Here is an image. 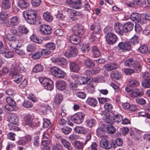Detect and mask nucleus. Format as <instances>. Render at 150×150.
Listing matches in <instances>:
<instances>
[{"mask_svg":"<svg viewBox=\"0 0 150 150\" xmlns=\"http://www.w3.org/2000/svg\"><path fill=\"white\" fill-rule=\"evenodd\" d=\"M56 86L58 90L61 91H63L66 88L67 84L65 81L62 80H59L56 81Z\"/></svg>","mask_w":150,"mask_h":150,"instance_id":"obj_22","label":"nucleus"},{"mask_svg":"<svg viewBox=\"0 0 150 150\" xmlns=\"http://www.w3.org/2000/svg\"><path fill=\"white\" fill-rule=\"evenodd\" d=\"M50 71L52 75L58 78H63L65 75L64 71L57 67L54 66L51 67Z\"/></svg>","mask_w":150,"mask_h":150,"instance_id":"obj_5","label":"nucleus"},{"mask_svg":"<svg viewBox=\"0 0 150 150\" xmlns=\"http://www.w3.org/2000/svg\"><path fill=\"white\" fill-rule=\"evenodd\" d=\"M17 3L18 6L23 9L27 7L29 5L28 3L26 1L23 0H17Z\"/></svg>","mask_w":150,"mask_h":150,"instance_id":"obj_35","label":"nucleus"},{"mask_svg":"<svg viewBox=\"0 0 150 150\" xmlns=\"http://www.w3.org/2000/svg\"><path fill=\"white\" fill-rule=\"evenodd\" d=\"M87 90L89 93H92L95 91V87L92 84H90L88 86Z\"/></svg>","mask_w":150,"mask_h":150,"instance_id":"obj_59","label":"nucleus"},{"mask_svg":"<svg viewBox=\"0 0 150 150\" xmlns=\"http://www.w3.org/2000/svg\"><path fill=\"white\" fill-rule=\"evenodd\" d=\"M142 20V23L143 24L146 23V20L150 21V14H145Z\"/></svg>","mask_w":150,"mask_h":150,"instance_id":"obj_63","label":"nucleus"},{"mask_svg":"<svg viewBox=\"0 0 150 150\" xmlns=\"http://www.w3.org/2000/svg\"><path fill=\"white\" fill-rule=\"evenodd\" d=\"M146 3L145 0H132L129 3H126V5L128 7H132L135 5H139L142 6Z\"/></svg>","mask_w":150,"mask_h":150,"instance_id":"obj_13","label":"nucleus"},{"mask_svg":"<svg viewBox=\"0 0 150 150\" xmlns=\"http://www.w3.org/2000/svg\"><path fill=\"white\" fill-rule=\"evenodd\" d=\"M109 28L105 27L104 29V32L106 34V40L109 44L113 45L117 42L118 38L116 35L109 31Z\"/></svg>","mask_w":150,"mask_h":150,"instance_id":"obj_2","label":"nucleus"},{"mask_svg":"<svg viewBox=\"0 0 150 150\" xmlns=\"http://www.w3.org/2000/svg\"><path fill=\"white\" fill-rule=\"evenodd\" d=\"M65 11H66L69 14L73 16L70 17L72 21H75L77 19L75 17L76 16H80L81 15V12L74 10L70 8H66L65 9Z\"/></svg>","mask_w":150,"mask_h":150,"instance_id":"obj_12","label":"nucleus"},{"mask_svg":"<svg viewBox=\"0 0 150 150\" xmlns=\"http://www.w3.org/2000/svg\"><path fill=\"white\" fill-rule=\"evenodd\" d=\"M45 47L47 49L52 50L55 49V45L52 42H49L45 45Z\"/></svg>","mask_w":150,"mask_h":150,"instance_id":"obj_50","label":"nucleus"},{"mask_svg":"<svg viewBox=\"0 0 150 150\" xmlns=\"http://www.w3.org/2000/svg\"><path fill=\"white\" fill-rule=\"evenodd\" d=\"M130 18L131 20L135 23L141 22V23H142L141 16L138 13H132L131 16Z\"/></svg>","mask_w":150,"mask_h":150,"instance_id":"obj_21","label":"nucleus"},{"mask_svg":"<svg viewBox=\"0 0 150 150\" xmlns=\"http://www.w3.org/2000/svg\"><path fill=\"white\" fill-rule=\"evenodd\" d=\"M42 55V52L41 51L37 52L32 56V58L34 60H37L40 59Z\"/></svg>","mask_w":150,"mask_h":150,"instance_id":"obj_51","label":"nucleus"},{"mask_svg":"<svg viewBox=\"0 0 150 150\" xmlns=\"http://www.w3.org/2000/svg\"><path fill=\"white\" fill-rule=\"evenodd\" d=\"M125 64L126 66L133 67L138 72L140 71L141 70L142 66L140 63L132 58L126 60L125 62Z\"/></svg>","mask_w":150,"mask_h":150,"instance_id":"obj_3","label":"nucleus"},{"mask_svg":"<svg viewBox=\"0 0 150 150\" xmlns=\"http://www.w3.org/2000/svg\"><path fill=\"white\" fill-rule=\"evenodd\" d=\"M127 41L130 46L131 49V50L132 47L138 44L139 42V39L137 36L134 35L129 41Z\"/></svg>","mask_w":150,"mask_h":150,"instance_id":"obj_23","label":"nucleus"},{"mask_svg":"<svg viewBox=\"0 0 150 150\" xmlns=\"http://www.w3.org/2000/svg\"><path fill=\"white\" fill-rule=\"evenodd\" d=\"M104 67L105 68V69L109 71L117 68L118 65L114 63H109L106 64Z\"/></svg>","mask_w":150,"mask_h":150,"instance_id":"obj_30","label":"nucleus"},{"mask_svg":"<svg viewBox=\"0 0 150 150\" xmlns=\"http://www.w3.org/2000/svg\"><path fill=\"white\" fill-rule=\"evenodd\" d=\"M44 19L48 22H50L53 20V18L50 13L48 12H45L43 14Z\"/></svg>","mask_w":150,"mask_h":150,"instance_id":"obj_41","label":"nucleus"},{"mask_svg":"<svg viewBox=\"0 0 150 150\" xmlns=\"http://www.w3.org/2000/svg\"><path fill=\"white\" fill-rule=\"evenodd\" d=\"M87 103L92 106H96L98 103V102L96 99L92 97H89L87 98L86 101Z\"/></svg>","mask_w":150,"mask_h":150,"instance_id":"obj_34","label":"nucleus"},{"mask_svg":"<svg viewBox=\"0 0 150 150\" xmlns=\"http://www.w3.org/2000/svg\"><path fill=\"white\" fill-rule=\"evenodd\" d=\"M75 131L80 134H85L86 133L87 129L84 127L81 126H77L74 129Z\"/></svg>","mask_w":150,"mask_h":150,"instance_id":"obj_36","label":"nucleus"},{"mask_svg":"<svg viewBox=\"0 0 150 150\" xmlns=\"http://www.w3.org/2000/svg\"><path fill=\"white\" fill-rule=\"evenodd\" d=\"M85 122L88 127H91L95 125L96 121L93 119H91L86 120Z\"/></svg>","mask_w":150,"mask_h":150,"instance_id":"obj_47","label":"nucleus"},{"mask_svg":"<svg viewBox=\"0 0 150 150\" xmlns=\"http://www.w3.org/2000/svg\"><path fill=\"white\" fill-rule=\"evenodd\" d=\"M123 26L124 32H129L132 30L134 27V24L133 23L128 21L124 24Z\"/></svg>","mask_w":150,"mask_h":150,"instance_id":"obj_27","label":"nucleus"},{"mask_svg":"<svg viewBox=\"0 0 150 150\" xmlns=\"http://www.w3.org/2000/svg\"><path fill=\"white\" fill-rule=\"evenodd\" d=\"M138 51L140 53L146 54L148 51V48L146 45H142L139 48Z\"/></svg>","mask_w":150,"mask_h":150,"instance_id":"obj_42","label":"nucleus"},{"mask_svg":"<svg viewBox=\"0 0 150 150\" xmlns=\"http://www.w3.org/2000/svg\"><path fill=\"white\" fill-rule=\"evenodd\" d=\"M118 46L120 50L125 52L129 51L131 50L130 46L127 41H126L125 43L122 42H119Z\"/></svg>","mask_w":150,"mask_h":150,"instance_id":"obj_17","label":"nucleus"},{"mask_svg":"<svg viewBox=\"0 0 150 150\" xmlns=\"http://www.w3.org/2000/svg\"><path fill=\"white\" fill-rule=\"evenodd\" d=\"M11 3L9 0H2L1 7L4 9H7L10 8Z\"/></svg>","mask_w":150,"mask_h":150,"instance_id":"obj_39","label":"nucleus"},{"mask_svg":"<svg viewBox=\"0 0 150 150\" xmlns=\"http://www.w3.org/2000/svg\"><path fill=\"white\" fill-rule=\"evenodd\" d=\"M6 37L9 40L8 44L11 50H14L19 46V41L15 37L10 34H7Z\"/></svg>","mask_w":150,"mask_h":150,"instance_id":"obj_7","label":"nucleus"},{"mask_svg":"<svg viewBox=\"0 0 150 150\" xmlns=\"http://www.w3.org/2000/svg\"><path fill=\"white\" fill-rule=\"evenodd\" d=\"M36 45L35 43H30L27 46V50L28 52H31L36 49Z\"/></svg>","mask_w":150,"mask_h":150,"instance_id":"obj_46","label":"nucleus"},{"mask_svg":"<svg viewBox=\"0 0 150 150\" xmlns=\"http://www.w3.org/2000/svg\"><path fill=\"white\" fill-rule=\"evenodd\" d=\"M114 120H115L117 122H119L122 120L123 117L122 115L120 114H116L114 116Z\"/></svg>","mask_w":150,"mask_h":150,"instance_id":"obj_57","label":"nucleus"},{"mask_svg":"<svg viewBox=\"0 0 150 150\" xmlns=\"http://www.w3.org/2000/svg\"><path fill=\"white\" fill-rule=\"evenodd\" d=\"M108 126L102 124L97 130L98 135L100 137H103L105 132H108Z\"/></svg>","mask_w":150,"mask_h":150,"instance_id":"obj_14","label":"nucleus"},{"mask_svg":"<svg viewBox=\"0 0 150 150\" xmlns=\"http://www.w3.org/2000/svg\"><path fill=\"white\" fill-rule=\"evenodd\" d=\"M55 64L63 67V66L67 65L68 63L67 61L64 58H60L54 61Z\"/></svg>","mask_w":150,"mask_h":150,"instance_id":"obj_33","label":"nucleus"},{"mask_svg":"<svg viewBox=\"0 0 150 150\" xmlns=\"http://www.w3.org/2000/svg\"><path fill=\"white\" fill-rule=\"evenodd\" d=\"M143 78L144 79L142 82V86L145 88H150V75L149 73L144 74Z\"/></svg>","mask_w":150,"mask_h":150,"instance_id":"obj_19","label":"nucleus"},{"mask_svg":"<svg viewBox=\"0 0 150 150\" xmlns=\"http://www.w3.org/2000/svg\"><path fill=\"white\" fill-rule=\"evenodd\" d=\"M100 145L102 147L107 149H109L112 147L113 148H115L116 147L115 144H113L112 146L111 143L105 138L102 139L100 142Z\"/></svg>","mask_w":150,"mask_h":150,"instance_id":"obj_9","label":"nucleus"},{"mask_svg":"<svg viewBox=\"0 0 150 150\" xmlns=\"http://www.w3.org/2000/svg\"><path fill=\"white\" fill-rule=\"evenodd\" d=\"M84 64L86 67L89 68H92L95 66V64L92 59L89 58L85 59Z\"/></svg>","mask_w":150,"mask_h":150,"instance_id":"obj_37","label":"nucleus"},{"mask_svg":"<svg viewBox=\"0 0 150 150\" xmlns=\"http://www.w3.org/2000/svg\"><path fill=\"white\" fill-rule=\"evenodd\" d=\"M135 101L137 103L141 105H144L146 103L145 100L142 98H136L135 99Z\"/></svg>","mask_w":150,"mask_h":150,"instance_id":"obj_52","label":"nucleus"},{"mask_svg":"<svg viewBox=\"0 0 150 150\" xmlns=\"http://www.w3.org/2000/svg\"><path fill=\"white\" fill-rule=\"evenodd\" d=\"M74 145L78 149H80L83 145L82 142L76 140L74 142Z\"/></svg>","mask_w":150,"mask_h":150,"instance_id":"obj_60","label":"nucleus"},{"mask_svg":"<svg viewBox=\"0 0 150 150\" xmlns=\"http://www.w3.org/2000/svg\"><path fill=\"white\" fill-rule=\"evenodd\" d=\"M43 69L42 66L40 64H37L33 69V71L34 72H38L42 71Z\"/></svg>","mask_w":150,"mask_h":150,"instance_id":"obj_44","label":"nucleus"},{"mask_svg":"<svg viewBox=\"0 0 150 150\" xmlns=\"http://www.w3.org/2000/svg\"><path fill=\"white\" fill-rule=\"evenodd\" d=\"M104 121L106 123H107L110 124H113L114 122V118H113V117L110 116L106 117V118L104 120Z\"/></svg>","mask_w":150,"mask_h":150,"instance_id":"obj_58","label":"nucleus"},{"mask_svg":"<svg viewBox=\"0 0 150 150\" xmlns=\"http://www.w3.org/2000/svg\"><path fill=\"white\" fill-rule=\"evenodd\" d=\"M63 99V96L62 94H57L54 99V102L56 104H59L62 102Z\"/></svg>","mask_w":150,"mask_h":150,"instance_id":"obj_43","label":"nucleus"},{"mask_svg":"<svg viewBox=\"0 0 150 150\" xmlns=\"http://www.w3.org/2000/svg\"><path fill=\"white\" fill-rule=\"evenodd\" d=\"M74 33L76 35H82L85 31L83 27L80 24L76 25L72 29Z\"/></svg>","mask_w":150,"mask_h":150,"instance_id":"obj_16","label":"nucleus"},{"mask_svg":"<svg viewBox=\"0 0 150 150\" xmlns=\"http://www.w3.org/2000/svg\"><path fill=\"white\" fill-rule=\"evenodd\" d=\"M56 137L58 139H61V143L65 148L69 150L71 149V146L70 143L67 140L65 139L61 138V136H59Z\"/></svg>","mask_w":150,"mask_h":150,"instance_id":"obj_24","label":"nucleus"},{"mask_svg":"<svg viewBox=\"0 0 150 150\" xmlns=\"http://www.w3.org/2000/svg\"><path fill=\"white\" fill-rule=\"evenodd\" d=\"M40 30L42 34L45 35H49L52 33L51 27L45 25H41L40 27Z\"/></svg>","mask_w":150,"mask_h":150,"instance_id":"obj_18","label":"nucleus"},{"mask_svg":"<svg viewBox=\"0 0 150 150\" xmlns=\"http://www.w3.org/2000/svg\"><path fill=\"white\" fill-rule=\"evenodd\" d=\"M23 15L25 20L29 24H33L36 23V16L37 14L35 10L30 9L24 11Z\"/></svg>","mask_w":150,"mask_h":150,"instance_id":"obj_1","label":"nucleus"},{"mask_svg":"<svg viewBox=\"0 0 150 150\" xmlns=\"http://www.w3.org/2000/svg\"><path fill=\"white\" fill-rule=\"evenodd\" d=\"M6 100L8 104H10V105L13 106H16V102L12 98L10 97H7Z\"/></svg>","mask_w":150,"mask_h":150,"instance_id":"obj_54","label":"nucleus"},{"mask_svg":"<svg viewBox=\"0 0 150 150\" xmlns=\"http://www.w3.org/2000/svg\"><path fill=\"white\" fill-rule=\"evenodd\" d=\"M20 22L19 17L17 16H14L8 19L7 26L12 27L18 25Z\"/></svg>","mask_w":150,"mask_h":150,"instance_id":"obj_10","label":"nucleus"},{"mask_svg":"<svg viewBox=\"0 0 150 150\" xmlns=\"http://www.w3.org/2000/svg\"><path fill=\"white\" fill-rule=\"evenodd\" d=\"M76 94L77 97L82 99H84L86 97L85 93L83 92L78 91L76 93Z\"/></svg>","mask_w":150,"mask_h":150,"instance_id":"obj_62","label":"nucleus"},{"mask_svg":"<svg viewBox=\"0 0 150 150\" xmlns=\"http://www.w3.org/2000/svg\"><path fill=\"white\" fill-rule=\"evenodd\" d=\"M52 150H64L62 146L59 143L54 145L52 147Z\"/></svg>","mask_w":150,"mask_h":150,"instance_id":"obj_61","label":"nucleus"},{"mask_svg":"<svg viewBox=\"0 0 150 150\" xmlns=\"http://www.w3.org/2000/svg\"><path fill=\"white\" fill-rule=\"evenodd\" d=\"M66 2L71 4L73 8L77 9L81 8V2L80 0H67Z\"/></svg>","mask_w":150,"mask_h":150,"instance_id":"obj_15","label":"nucleus"},{"mask_svg":"<svg viewBox=\"0 0 150 150\" xmlns=\"http://www.w3.org/2000/svg\"><path fill=\"white\" fill-rule=\"evenodd\" d=\"M108 132L110 134H113L116 132L115 128L111 125L108 126Z\"/></svg>","mask_w":150,"mask_h":150,"instance_id":"obj_64","label":"nucleus"},{"mask_svg":"<svg viewBox=\"0 0 150 150\" xmlns=\"http://www.w3.org/2000/svg\"><path fill=\"white\" fill-rule=\"evenodd\" d=\"M30 39L33 42L38 43H41L42 42V41L39 38H38L37 37L33 35L32 36L30 37Z\"/></svg>","mask_w":150,"mask_h":150,"instance_id":"obj_56","label":"nucleus"},{"mask_svg":"<svg viewBox=\"0 0 150 150\" xmlns=\"http://www.w3.org/2000/svg\"><path fill=\"white\" fill-rule=\"evenodd\" d=\"M78 85L79 83L70 82L69 84V88L72 91H76L79 89L78 88Z\"/></svg>","mask_w":150,"mask_h":150,"instance_id":"obj_45","label":"nucleus"},{"mask_svg":"<svg viewBox=\"0 0 150 150\" xmlns=\"http://www.w3.org/2000/svg\"><path fill=\"white\" fill-rule=\"evenodd\" d=\"M116 32L120 35H122L124 33L123 25L120 23H116L114 26Z\"/></svg>","mask_w":150,"mask_h":150,"instance_id":"obj_20","label":"nucleus"},{"mask_svg":"<svg viewBox=\"0 0 150 150\" xmlns=\"http://www.w3.org/2000/svg\"><path fill=\"white\" fill-rule=\"evenodd\" d=\"M91 81V79L90 77L88 76L86 77H83L79 78L78 80V82L79 84H85L86 83L89 84L90 83V82Z\"/></svg>","mask_w":150,"mask_h":150,"instance_id":"obj_25","label":"nucleus"},{"mask_svg":"<svg viewBox=\"0 0 150 150\" xmlns=\"http://www.w3.org/2000/svg\"><path fill=\"white\" fill-rule=\"evenodd\" d=\"M39 81L45 89L51 91L53 88V82L51 79L47 78L41 77L39 79Z\"/></svg>","mask_w":150,"mask_h":150,"instance_id":"obj_6","label":"nucleus"},{"mask_svg":"<svg viewBox=\"0 0 150 150\" xmlns=\"http://www.w3.org/2000/svg\"><path fill=\"white\" fill-rule=\"evenodd\" d=\"M8 119L10 123L16 124L18 122V119L15 114H10L8 116Z\"/></svg>","mask_w":150,"mask_h":150,"instance_id":"obj_26","label":"nucleus"},{"mask_svg":"<svg viewBox=\"0 0 150 150\" xmlns=\"http://www.w3.org/2000/svg\"><path fill=\"white\" fill-rule=\"evenodd\" d=\"M111 76L112 79L117 80L121 77V75L120 72L117 70H115L112 72Z\"/></svg>","mask_w":150,"mask_h":150,"instance_id":"obj_38","label":"nucleus"},{"mask_svg":"<svg viewBox=\"0 0 150 150\" xmlns=\"http://www.w3.org/2000/svg\"><path fill=\"white\" fill-rule=\"evenodd\" d=\"M78 50L74 47L70 46L64 55L67 58L75 57L78 53Z\"/></svg>","mask_w":150,"mask_h":150,"instance_id":"obj_11","label":"nucleus"},{"mask_svg":"<svg viewBox=\"0 0 150 150\" xmlns=\"http://www.w3.org/2000/svg\"><path fill=\"white\" fill-rule=\"evenodd\" d=\"M70 69L72 71L77 72L79 70L80 68L78 64L74 62H71L70 63Z\"/></svg>","mask_w":150,"mask_h":150,"instance_id":"obj_31","label":"nucleus"},{"mask_svg":"<svg viewBox=\"0 0 150 150\" xmlns=\"http://www.w3.org/2000/svg\"><path fill=\"white\" fill-rule=\"evenodd\" d=\"M61 130L62 132L65 134H68L71 132L72 129L69 126H64L62 128Z\"/></svg>","mask_w":150,"mask_h":150,"instance_id":"obj_49","label":"nucleus"},{"mask_svg":"<svg viewBox=\"0 0 150 150\" xmlns=\"http://www.w3.org/2000/svg\"><path fill=\"white\" fill-rule=\"evenodd\" d=\"M23 105L27 108H31L33 106V104L30 100H25L23 103Z\"/></svg>","mask_w":150,"mask_h":150,"instance_id":"obj_55","label":"nucleus"},{"mask_svg":"<svg viewBox=\"0 0 150 150\" xmlns=\"http://www.w3.org/2000/svg\"><path fill=\"white\" fill-rule=\"evenodd\" d=\"M69 39L71 42L73 44L78 45L81 42V38L76 35H72L70 37Z\"/></svg>","mask_w":150,"mask_h":150,"instance_id":"obj_29","label":"nucleus"},{"mask_svg":"<svg viewBox=\"0 0 150 150\" xmlns=\"http://www.w3.org/2000/svg\"><path fill=\"white\" fill-rule=\"evenodd\" d=\"M139 84V82L136 80H131L129 81L130 87L132 88L133 89L137 86H138Z\"/></svg>","mask_w":150,"mask_h":150,"instance_id":"obj_53","label":"nucleus"},{"mask_svg":"<svg viewBox=\"0 0 150 150\" xmlns=\"http://www.w3.org/2000/svg\"><path fill=\"white\" fill-rule=\"evenodd\" d=\"M26 125L29 126L33 127L36 126V124L33 121L32 119L29 116L25 117L24 119Z\"/></svg>","mask_w":150,"mask_h":150,"instance_id":"obj_32","label":"nucleus"},{"mask_svg":"<svg viewBox=\"0 0 150 150\" xmlns=\"http://www.w3.org/2000/svg\"><path fill=\"white\" fill-rule=\"evenodd\" d=\"M10 76L14 79V81L17 83H20L22 80V76L19 74L16 66H15L11 69Z\"/></svg>","mask_w":150,"mask_h":150,"instance_id":"obj_4","label":"nucleus"},{"mask_svg":"<svg viewBox=\"0 0 150 150\" xmlns=\"http://www.w3.org/2000/svg\"><path fill=\"white\" fill-rule=\"evenodd\" d=\"M51 123L50 120L46 118L43 119V127L45 128H47L51 127Z\"/></svg>","mask_w":150,"mask_h":150,"instance_id":"obj_48","label":"nucleus"},{"mask_svg":"<svg viewBox=\"0 0 150 150\" xmlns=\"http://www.w3.org/2000/svg\"><path fill=\"white\" fill-rule=\"evenodd\" d=\"M85 115L82 112H79L74 115L71 117V120L76 124H80L83 121Z\"/></svg>","mask_w":150,"mask_h":150,"instance_id":"obj_8","label":"nucleus"},{"mask_svg":"<svg viewBox=\"0 0 150 150\" xmlns=\"http://www.w3.org/2000/svg\"><path fill=\"white\" fill-rule=\"evenodd\" d=\"M90 28L91 30L93 31V32L98 34L100 30V23L98 22L95 23L91 26Z\"/></svg>","mask_w":150,"mask_h":150,"instance_id":"obj_28","label":"nucleus"},{"mask_svg":"<svg viewBox=\"0 0 150 150\" xmlns=\"http://www.w3.org/2000/svg\"><path fill=\"white\" fill-rule=\"evenodd\" d=\"M18 32L22 34H26L28 32L27 28L23 25L18 26Z\"/></svg>","mask_w":150,"mask_h":150,"instance_id":"obj_40","label":"nucleus"}]
</instances>
